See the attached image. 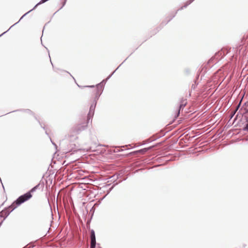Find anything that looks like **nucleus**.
<instances>
[{"mask_svg": "<svg viewBox=\"0 0 248 248\" xmlns=\"http://www.w3.org/2000/svg\"><path fill=\"white\" fill-rule=\"evenodd\" d=\"M39 186L38 185L32 188L29 192L25 193V194L20 196L15 202H14L9 207L5 210H3L0 213V216L1 217H6L8 216L9 213L14 209L16 208L17 206L20 205L21 203L27 201L32 197L31 193L36 190V189Z\"/></svg>", "mask_w": 248, "mask_h": 248, "instance_id": "nucleus-1", "label": "nucleus"}, {"mask_svg": "<svg viewBox=\"0 0 248 248\" xmlns=\"http://www.w3.org/2000/svg\"><path fill=\"white\" fill-rule=\"evenodd\" d=\"M91 246L90 248H95L96 245V238L95 232L93 230L91 231Z\"/></svg>", "mask_w": 248, "mask_h": 248, "instance_id": "nucleus-2", "label": "nucleus"}, {"mask_svg": "<svg viewBox=\"0 0 248 248\" xmlns=\"http://www.w3.org/2000/svg\"><path fill=\"white\" fill-rule=\"evenodd\" d=\"M187 102L186 99H183L181 101L180 104L179 106V109L178 110V111L176 113V114L175 115V117L177 118L178 117L180 114V111L181 109L183 108L186 105Z\"/></svg>", "mask_w": 248, "mask_h": 248, "instance_id": "nucleus-3", "label": "nucleus"}, {"mask_svg": "<svg viewBox=\"0 0 248 248\" xmlns=\"http://www.w3.org/2000/svg\"><path fill=\"white\" fill-rule=\"evenodd\" d=\"M93 88V92L95 94V95L96 96L99 94V93L98 92V90L97 87H95L94 86L92 87Z\"/></svg>", "mask_w": 248, "mask_h": 248, "instance_id": "nucleus-4", "label": "nucleus"}, {"mask_svg": "<svg viewBox=\"0 0 248 248\" xmlns=\"http://www.w3.org/2000/svg\"><path fill=\"white\" fill-rule=\"evenodd\" d=\"M147 150H148V149L144 148V149H141L140 150H139L138 152H140V153H144L146 152Z\"/></svg>", "mask_w": 248, "mask_h": 248, "instance_id": "nucleus-5", "label": "nucleus"}, {"mask_svg": "<svg viewBox=\"0 0 248 248\" xmlns=\"http://www.w3.org/2000/svg\"><path fill=\"white\" fill-rule=\"evenodd\" d=\"M245 130H248V124H247L246 126V127H245Z\"/></svg>", "mask_w": 248, "mask_h": 248, "instance_id": "nucleus-6", "label": "nucleus"}, {"mask_svg": "<svg viewBox=\"0 0 248 248\" xmlns=\"http://www.w3.org/2000/svg\"><path fill=\"white\" fill-rule=\"evenodd\" d=\"M36 7H35H35L33 8V9H34ZM32 11V9L30 10V11Z\"/></svg>", "mask_w": 248, "mask_h": 248, "instance_id": "nucleus-7", "label": "nucleus"}, {"mask_svg": "<svg viewBox=\"0 0 248 248\" xmlns=\"http://www.w3.org/2000/svg\"><path fill=\"white\" fill-rule=\"evenodd\" d=\"M36 7H35H35L33 8V9H34ZM32 11V9L30 10V11Z\"/></svg>", "mask_w": 248, "mask_h": 248, "instance_id": "nucleus-8", "label": "nucleus"}]
</instances>
